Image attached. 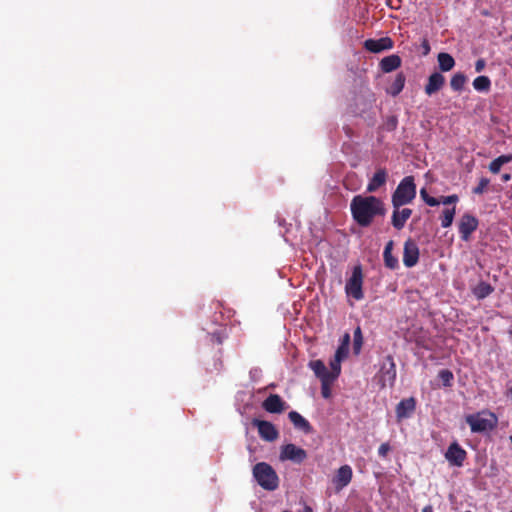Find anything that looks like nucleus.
<instances>
[{"mask_svg": "<svg viewBox=\"0 0 512 512\" xmlns=\"http://www.w3.org/2000/svg\"><path fill=\"white\" fill-rule=\"evenodd\" d=\"M363 272L361 265H356L352 270L351 277L347 280L345 285V292L355 300H361L364 297L363 293Z\"/></svg>", "mask_w": 512, "mask_h": 512, "instance_id": "nucleus-5", "label": "nucleus"}, {"mask_svg": "<svg viewBox=\"0 0 512 512\" xmlns=\"http://www.w3.org/2000/svg\"><path fill=\"white\" fill-rule=\"evenodd\" d=\"M279 458L282 461L290 460L294 463L300 464L306 460L307 452L303 448L289 443L281 447Z\"/></svg>", "mask_w": 512, "mask_h": 512, "instance_id": "nucleus-8", "label": "nucleus"}, {"mask_svg": "<svg viewBox=\"0 0 512 512\" xmlns=\"http://www.w3.org/2000/svg\"><path fill=\"white\" fill-rule=\"evenodd\" d=\"M444 456L451 466L462 467L467 459V452L457 441H454L448 446Z\"/></svg>", "mask_w": 512, "mask_h": 512, "instance_id": "nucleus-7", "label": "nucleus"}, {"mask_svg": "<svg viewBox=\"0 0 512 512\" xmlns=\"http://www.w3.org/2000/svg\"><path fill=\"white\" fill-rule=\"evenodd\" d=\"M421 48L423 50V55H428L430 53V44L428 39L424 38L421 42Z\"/></svg>", "mask_w": 512, "mask_h": 512, "instance_id": "nucleus-38", "label": "nucleus"}, {"mask_svg": "<svg viewBox=\"0 0 512 512\" xmlns=\"http://www.w3.org/2000/svg\"><path fill=\"white\" fill-rule=\"evenodd\" d=\"M388 174L385 168H379L374 173L367 185V192L372 193L377 191L380 187L387 182Z\"/></svg>", "mask_w": 512, "mask_h": 512, "instance_id": "nucleus-17", "label": "nucleus"}, {"mask_svg": "<svg viewBox=\"0 0 512 512\" xmlns=\"http://www.w3.org/2000/svg\"><path fill=\"white\" fill-rule=\"evenodd\" d=\"M343 358H340V357H337L335 355V359L333 361L330 362V367H331V370L329 371V376L330 378L332 379H337L338 376L340 375V372H341V360Z\"/></svg>", "mask_w": 512, "mask_h": 512, "instance_id": "nucleus-31", "label": "nucleus"}, {"mask_svg": "<svg viewBox=\"0 0 512 512\" xmlns=\"http://www.w3.org/2000/svg\"><path fill=\"white\" fill-rule=\"evenodd\" d=\"M503 182H508L511 179V174L505 173L501 176Z\"/></svg>", "mask_w": 512, "mask_h": 512, "instance_id": "nucleus-43", "label": "nucleus"}, {"mask_svg": "<svg viewBox=\"0 0 512 512\" xmlns=\"http://www.w3.org/2000/svg\"><path fill=\"white\" fill-rule=\"evenodd\" d=\"M439 379L446 387L451 386L453 380V373L448 369H443L438 374Z\"/></svg>", "mask_w": 512, "mask_h": 512, "instance_id": "nucleus-34", "label": "nucleus"}, {"mask_svg": "<svg viewBox=\"0 0 512 512\" xmlns=\"http://www.w3.org/2000/svg\"><path fill=\"white\" fill-rule=\"evenodd\" d=\"M262 407L269 413H282L286 409V402L278 394H270L262 403Z\"/></svg>", "mask_w": 512, "mask_h": 512, "instance_id": "nucleus-16", "label": "nucleus"}, {"mask_svg": "<svg viewBox=\"0 0 512 512\" xmlns=\"http://www.w3.org/2000/svg\"><path fill=\"white\" fill-rule=\"evenodd\" d=\"M416 197V184L413 176L404 177L392 194L393 208L411 203Z\"/></svg>", "mask_w": 512, "mask_h": 512, "instance_id": "nucleus-3", "label": "nucleus"}, {"mask_svg": "<svg viewBox=\"0 0 512 512\" xmlns=\"http://www.w3.org/2000/svg\"><path fill=\"white\" fill-rule=\"evenodd\" d=\"M478 225L479 222L475 216L469 213L463 214L458 226L461 239L463 241H468L471 234L477 230Z\"/></svg>", "mask_w": 512, "mask_h": 512, "instance_id": "nucleus-10", "label": "nucleus"}, {"mask_svg": "<svg viewBox=\"0 0 512 512\" xmlns=\"http://www.w3.org/2000/svg\"><path fill=\"white\" fill-rule=\"evenodd\" d=\"M465 421L470 426L472 433H483L496 426L497 418L494 413L484 410L467 415Z\"/></svg>", "mask_w": 512, "mask_h": 512, "instance_id": "nucleus-4", "label": "nucleus"}, {"mask_svg": "<svg viewBox=\"0 0 512 512\" xmlns=\"http://www.w3.org/2000/svg\"><path fill=\"white\" fill-rule=\"evenodd\" d=\"M416 409V400L414 397L402 399L396 406V418L400 422L403 419L410 418Z\"/></svg>", "mask_w": 512, "mask_h": 512, "instance_id": "nucleus-14", "label": "nucleus"}, {"mask_svg": "<svg viewBox=\"0 0 512 512\" xmlns=\"http://www.w3.org/2000/svg\"><path fill=\"white\" fill-rule=\"evenodd\" d=\"M419 247L411 238L407 239L403 248V263L406 267L411 268L418 263Z\"/></svg>", "mask_w": 512, "mask_h": 512, "instance_id": "nucleus-11", "label": "nucleus"}, {"mask_svg": "<svg viewBox=\"0 0 512 512\" xmlns=\"http://www.w3.org/2000/svg\"><path fill=\"white\" fill-rule=\"evenodd\" d=\"M396 364L391 355L385 357L379 371V383L382 388L393 387L396 380Z\"/></svg>", "mask_w": 512, "mask_h": 512, "instance_id": "nucleus-6", "label": "nucleus"}, {"mask_svg": "<svg viewBox=\"0 0 512 512\" xmlns=\"http://www.w3.org/2000/svg\"><path fill=\"white\" fill-rule=\"evenodd\" d=\"M512 162V154H503L499 157L495 158L489 164V171L493 174H498L501 170V167L504 164Z\"/></svg>", "mask_w": 512, "mask_h": 512, "instance_id": "nucleus-23", "label": "nucleus"}, {"mask_svg": "<svg viewBox=\"0 0 512 512\" xmlns=\"http://www.w3.org/2000/svg\"><path fill=\"white\" fill-rule=\"evenodd\" d=\"M425 203L432 207L438 206L440 204V199L430 196L428 199H426Z\"/></svg>", "mask_w": 512, "mask_h": 512, "instance_id": "nucleus-40", "label": "nucleus"}, {"mask_svg": "<svg viewBox=\"0 0 512 512\" xmlns=\"http://www.w3.org/2000/svg\"><path fill=\"white\" fill-rule=\"evenodd\" d=\"M456 213L455 207L444 209L441 216V226L448 228L452 225Z\"/></svg>", "mask_w": 512, "mask_h": 512, "instance_id": "nucleus-29", "label": "nucleus"}, {"mask_svg": "<svg viewBox=\"0 0 512 512\" xmlns=\"http://www.w3.org/2000/svg\"><path fill=\"white\" fill-rule=\"evenodd\" d=\"M489 183H490V180L488 178L482 177L479 180L478 185L473 188V193L477 194V195L483 194L486 191Z\"/></svg>", "mask_w": 512, "mask_h": 512, "instance_id": "nucleus-35", "label": "nucleus"}, {"mask_svg": "<svg viewBox=\"0 0 512 512\" xmlns=\"http://www.w3.org/2000/svg\"><path fill=\"white\" fill-rule=\"evenodd\" d=\"M289 420L293 423L294 427L303 431L306 434L312 432V426L308 420H306L301 414L297 411H291L288 414Z\"/></svg>", "mask_w": 512, "mask_h": 512, "instance_id": "nucleus-19", "label": "nucleus"}, {"mask_svg": "<svg viewBox=\"0 0 512 512\" xmlns=\"http://www.w3.org/2000/svg\"><path fill=\"white\" fill-rule=\"evenodd\" d=\"M363 46L371 53H380L392 49L394 42L390 37H382L380 39H367L364 41Z\"/></svg>", "mask_w": 512, "mask_h": 512, "instance_id": "nucleus-13", "label": "nucleus"}, {"mask_svg": "<svg viewBox=\"0 0 512 512\" xmlns=\"http://www.w3.org/2000/svg\"><path fill=\"white\" fill-rule=\"evenodd\" d=\"M438 66L442 72H448L455 66L454 58L446 52H441L437 56Z\"/></svg>", "mask_w": 512, "mask_h": 512, "instance_id": "nucleus-22", "label": "nucleus"}, {"mask_svg": "<svg viewBox=\"0 0 512 512\" xmlns=\"http://www.w3.org/2000/svg\"><path fill=\"white\" fill-rule=\"evenodd\" d=\"M465 512H471V511H465Z\"/></svg>", "mask_w": 512, "mask_h": 512, "instance_id": "nucleus-47", "label": "nucleus"}, {"mask_svg": "<svg viewBox=\"0 0 512 512\" xmlns=\"http://www.w3.org/2000/svg\"><path fill=\"white\" fill-rule=\"evenodd\" d=\"M394 242L392 240L388 241L385 245L383 252L384 264L387 268L394 270L398 268L399 262L397 257L392 254Z\"/></svg>", "mask_w": 512, "mask_h": 512, "instance_id": "nucleus-21", "label": "nucleus"}, {"mask_svg": "<svg viewBox=\"0 0 512 512\" xmlns=\"http://www.w3.org/2000/svg\"><path fill=\"white\" fill-rule=\"evenodd\" d=\"M353 476L352 468L349 465L341 466L334 475L332 483L337 492L348 486Z\"/></svg>", "mask_w": 512, "mask_h": 512, "instance_id": "nucleus-12", "label": "nucleus"}, {"mask_svg": "<svg viewBox=\"0 0 512 512\" xmlns=\"http://www.w3.org/2000/svg\"><path fill=\"white\" fill-rule=\"evenodd\" d=\"M302 512H313V509L310 506L305 505Z\"/></svg>", "mask_w": 512, "mask_h": 512, "instance_id": "nucleus-45", "label": "nucleus"}, {"mask_svg": "<svg viewBox=\"0 0 512 512\" xmlns=\"http://www.w3.org/2000/svg\"><path fill=\"white\" fill-rule=\"evenodd\" d=\"M401 58L396 54H391L381 59L379 66L382 72L389 73L401 66Z\"/></svg>", "mask_w": 512, "mask_h": 512, "instance_id": "nucleus-20", "label": "nucleus"}, {"mask_svg": "<svg viewBox=\"0 0 512 512\" xmlns=\"http://www.w3.org/2000/svg\"><path fill=\"white\" fill-rule=\"evenodd\" d=\"M445 84V77L440 72L432 73L425 86V93L432 95L437 93Z\"/></svg>", "mask_w": 512, "mask_h": 512, "instance_id": "nucleus-18", "label": "nucleus"}, {"mask_svg": "<svg viewBox=\"0 0 512 512\" xmlns=\"http://www.w3.org/2000/svg\"><path fill=\"white\" fill-rule=\"evenodd\" d=\"M510 512H512V510Z\"/></svg>", "mask_w": 512, "mask_h": 512, "instance_id": "nucleus-48", "label": "nucleus"}, {"mask_svg": "<svg viewBox=\"0 0 512 512\" xmlns=\"http://www.w3.org/2000/svg\"><path fill=\"white\" fill-rule=\"evenodd\" d=\"M363 343V337L360 327H357L354 331V341H353V349L356 354H358L361 350Z\"/></svg>", "mask_w": 512, "mask_h": 512, "instance_id": "nucleus-33", "label": "nucleus"}, {"mask_svg": "<svg viewBox=\"0 0 512 512\" xmlns=\"http://www.w3.org/2000/svg\"><path fill=\"white\" fill-rule=\"evenodd\" d=\"M309 366L320 380L330 375L329 370L321 360L310 361Z\"/></svg>", "mask_w": 512, "mask_h": 512, "instance_id": "nucleus-24", "label": "nucleus"}, {"mask_svg": "<svg viewBox=\"0 0 512 512\" xmlns=\"http://www.w3.org/2000/svg\"><path fill=\"white\" fill-rule=\"evenodd\" d=\"M459 198L456 194H453V195H449V196H441L440 198V204H444V205H450V204H455L456 202H458Z\"/></svg>", "mask_w": 512, "mask_h": 512, "instance_id": "nucleus-36", "label": "nucleus"}, {"mask_svg": "<svg viewBox=\"0 0 512 512\" xmlns=\"http://www.w3.org/2000/svg\"><path fill=\"white\" fill-rule=\"evenodd\" d=\"M486 63H485V60L484 59H478L475 63V70L476 72H481L484 67H485Z\"/></svg>", "mask_w": 512, "mask_h": 512, "instance_id": "nucleus-39", "label": "nucleus"}, {"mask_svg": "<svg viewBox=\"0 0 512 512\" xmlns=\"http://www.w3.org/2000/svg\"><path fill=\"white\" fill-rule=\"evenodd\" d=\"M335 379H332L330 377H326L325 379L321 380V394L323 398L328 399L331 396V385Z\"/></svg>", "mask_w": 512, "mask_h": 512, "instance_id": "nucleus-32", "label": "nucleus"}, {"mask_svg": "<svg viewBox=\"0 0 512 512\" xmlns=\"http://www.w3.org/2000/svg\"><path fill=\"white\" fill-rule=\"evenodd\" d=\"M349 344H350V335L348 333H346L343 336L342 343L337 348L335 355L340 358H345L348 355Z\"/></svg>", "mask_w": 512, "mask_h": 512, "instance_id": "nucleus-30", "label": "nucleus"}, {"mask_svg": "<svg viewBox=\"0 0 512 512\" xmlns=\"http://www.w3.org/2000/svg\"><path fill=\"white\" fill-rule=\"evenodd\" d=\"M508 396H510V397H511V399H512V388H509V389H508Z\"/></svg>", "mask_w": 512, "mask_h": 512, "instance_id": "nucleus-46", "label": "nucleus"}, {"mask_svg": "<svg viewBox=\"0 0 512 512\" xmlns=\"http://www.w3.org/2000/svg\"><path fill=\"white\" fill-rule=\"evenodd\" d=\"M422 512H434L432 505H426L423 507Z\"/></svg>", "mask_w": 512, "mask_h": 512, "instance_id": "nucleus-44", "label": "nucleus"}, {"mask_svg": "<svg viewBox=\"0 0 512 512\" xmlns=\"http://www.w3.org/2000/svg\"><path fill=\"white\" fill-rule=\"evenodd\" d=\"M252 474L257 484L267 491H275L279 487V477L275 469L266 462L253 466Z\"/></svg>", "mask_w": 512, "mask_h": 512, "instance_id": "nucleus-2", "label": "nucleus"}, {"mask_svg": "<svg viewBox=\"0 0 512 512\" xmlns=\"http://www.w3.org/2000/svg\"><path fill=\"white\" fill-rule=\"evenodd\" d=\"M467 82V77L461 73L458 72L454 74L450 80V86L454 92H461Z\"/></svg>", "mask_w": 512, "mask_h": 512, "instance_id": "nucleus-26", "label": "nucleus"}, {"mask_svg": "<svg viewBox=\"0 0 512 512\" xmlns=\"http://www.w3.org/2000/svg\"><path fill=\"white\" fill-rule=\"evenodd\" d=\"M493 292V287L486 282H480L473 290L478 299H484Z\"/></svg>", "mask_w": 512, "mask_h": 512, "instance_id": "nucleus-28", "label": "nucleus"}, {"mask_svg": "<svg viewBox=\"0 0 512 512\" xmlns=\"http://www.w3.org/2000/svg\"><path fill=\"white\" fill-rule=\"evenodd\" d=\"M491 86V81L487 76H478L473 81V87L476 91L480 93H486L489 91Z\"/></svg>", "mask_w": 512, "mask_h": 512, "instance_id": "nucleus-27", "label": "nucleus"}, {"mask_svg": "<svg viewBox=\"0 0 512 512\" xmlns=\"http://www.w3.org/2000/svg\"><path fill=\"white\" fill-rule=\"evenodd\" d=\"M252 425L257 428L261 439L273 442L279 437V432L275 425L266 420L253 419Z\"/></svg>", "mask_w": 512, "mask_h": 512, "instance_id": "nucleus-9", "label": "nucleus"}, {"mask_svg": "<svg viewBox=\"0 0 512 512\" xmlns=\"http://www.w3.org/2000/svg\"><path fill=\"white\" fill-rule=\"evenodd\" d=\"M391 451L389 443H382L378 448V455L382 458H386L388 453Z\"/></svg>", "mask_w": 512, "mask_h": 512, "instance_id": "nucleus-37", "label": "nucleus"}, {"mask_svg": "<svg viewBox=\"0 0 512 512\" xmlns=\"http://www.w3.org/2000/svg\"><path fill=\"white\" fill-rule=\"evenodd\" d=\"M350 210L354 221L360 227L370 226L375 217L384 216L386 213L384 202L375 196H354Z\"/></svg>", "mask_w": 512, "mask_h": 512, "instance_id": "nucleus-1", "label": "nucleus"}, {"mask_svg": "<svg viewBox=\"0 0 512 512\" xmlns=\"http://www.w3.org/2000/svg\"><path fill=\"white\" fill-rule=\"evenodd\" d=\"M420 196H421V198L423 199L424 202L426 201V199H428L430 197V195L428 194V192L426 191L425 188H422L420 190Z\"/></svg>", "mask_w": 512, "mask_h": 512, "instance_id": "nucleus-42", "label": "nucleus"}, {"mask_svg": "<svg viewBox=\"0 0 512 512\" xmlns=\"http://www.w3.org/2000/svg\"><path fill=\"white\" fill-rule=\"evenodd\" d=\"M389 129H395L397 126V119L395 117H391L387 123Z\"/></svg>", "mask_w": 512, "mask_h": 512, "instance_id": "nucleus-41", "label": "nucleus"}, {"mask_svg": "<svg viewBox=\"0 0 512 512\" xmlns=\"http://www.w3.org/2000/svg\"><path fill=\"white\" fill-rule=\"evenodd\" d=\"M405 84V76L403 73H398L394 79V81L390 84L388 88V92L392 94V96L398 95L404 88Z\"/></svg>", "mask_w": 512, "mask_h": 512, "instance_id": "nucleus-25", "label": "nucleus"}, {"mask_svg": "<svg viewBox=\"0 0 512 512\" xmlns=\"http://www.w3.org/2000/svg\"><path fill=\"white\" fill-rule=\"evenodd\" d=\"M401 207L402 206L393 208V212H392V216H391V224L397 230L403 229L407 220L412 215V209L401 208Z\"/></svg>", "mask_w": 512, "mask_h": 512, "instance_id": "nucleus-15", "label": "nucleus"}]
</instances>
